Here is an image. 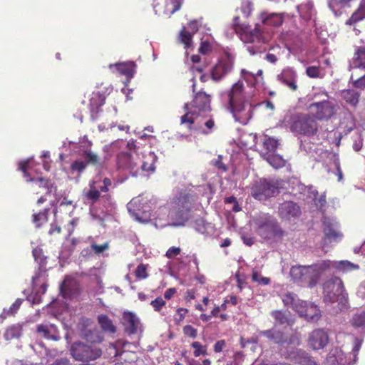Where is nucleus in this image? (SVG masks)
Segmentation results:
<instances>
[{
  "mask_svg": "<svg viewBox=\"0 0 365 365\" xmlns=\"http://www.w3.org/2000/svg\"><path fill=\"white\" fill-rule=\"evenodd\" d=\"M222 104L230 111L235 121L242 125H247L252 119L254 109L257 106H264L266 108L273 110L274 106L269 100L253 105L245 98L244 86L241 80L235 83L230 90L220 92Z\"/></svg>",
  "mask_w": 365,
  "mask_h": 365,
  "instance_id": "obj_1",
  "label": "nucleus"
},
{
  "mask_svg": "<svg viewBox=\"0 0 365 365\" xmlns=\"http://www.w3.org/2000/svg\"><path fill=\"white\" fill-rule=\"evenodd\" d=\"M330 260H322L308 266H293L290 269L292 279L301 286L312 288L317 285L321 276L328 269Z\"/></svg>",
  "mask_w": 365,
  "mask_h": 365,
  "instance_id": "obj_2",
  "label": "nucleus"
},
{
  "mask_svg": "<svg viewBox=\"0 0 365 365\" xmlns=\"http://www.w3.org/2000/svg\"><path fill=\"white\" fill-rule=\"evenodd\" d=\"M185 114L181 116V124H187L190 130H194L192 125L199 116H205L211 110L210 98L206 93L200 91L197 93L191 103L184 105Z\"/></svg>",
  "mask_w": 365,
  "mask_h": 365,
  "instance_id": "obj_3",
  "label": "nucleus"
},
{
  "mask_svg": "<svg viewBox=\"0 0 365 365\" xmlns=\"http://www.w3.org/2000/svg\"><path fill=\"white\" fill-rule=\"evenodd\" d=\"M195 195L187 191L180 192L170 202L171 226H183L190 217Z\"/></svg>",
  "mask_w": 365,
  "mask_h": 365,
  "instance_id": "obj_4",
  "label": "nucleus"
},
{
  "mask_svg": "<svg viewBox=\"0 0 365 365\" xmlns=\"http://www.w3.org/2000/svg\"><path fill=\"white\" fill-rule=\"evenodd\" d=\"M323 294L324 302L327 304L337 303L336 312L348 307V294L339 277H332L324 282Z\"/></svg>",
  "mask_w": 365,
  "mask_h": 365,
  "instance_id": "obj_5",
  "label": "nucleus"
},
{
  "mask_svg": "<svg viewBox=\"0 0 365 365\" xmlns=\"http://www.w3.org/2000/svg\"><path fill=\"white\" fill-rule=\"evenodd\" d=\"M284 121L295 135L312 137L318 131L317 120L307 113H292L285 116Z\"/></svg>",
  "mask_w": 365,
  "mask_h": 365,
  "instance_id": "obj_6",
  "label": "nucleus"
},
{
  "mask_svg": "<svg viewBox=\"0 0 365 365\" xmlns=\"http://www.w3.org/2000/svg\"><path fill=\"white\" fill-rule=\"evenodd\" d=\"M282 301L286 307L292 309L309 322H317L321 317V311L317 305L299 299L294 293H286Z\"/></svg>",
  "mask_w": 365,
  "mask_h": 365,
  "instance_id": "obj_7",
  "label": "nucleus"
},
{
  "mask_svg": "<svg viewBox=\"0 0 365 365\" xmlns=\"http://www.w3.org/2000/svg\"><path fill=\"white\" fill-rule=\"evenodd\" d=\"M157 205L158 200L154 197H151L150 199L137 197L133 198L127 204V208L136 221L146 223L151 221L153 211L156 209Z\"/></svg>",
  "mask_w": 365,
  "mask_h": 365,
  "instance_id": "obj_8",
  "label": "nucleus"
},
{
  "mask_svg": "<svg viewBox=\"0 0 365 365\" xmlns=\"http://www.w3.org/2000/svg\"><path fill=\"white\" fill-rule=\"evenodd\" d=\"M113 151L120 149L121 150L116 156V163L119 169L128 170L135 176L134 169L137 166L135 159L133 154L136 151V145L133 140L128 142L124 140H117L110 145Z\"/></svg>",
  "mask_w": 365,
  "mask_h": 365,
  "instance_id": "obj_9",
  "label": "nucleus"
},
{
  "mask_svg": "<svg viewBox=\"0 0 365 365\" xmlns=\"http://www.w3.org/2000/svg\"><path fill=\"white\" fill-rule=\"evenodd\" d=\"M258 235L265 240L277 241L284 236L277 220L269 213H261L254 219Z\"/></svg>",
  "mask_w": 365,
  "mask_h": 365,
  "instance_id": "obj_10",
  "label": "nucleus"
},
{
  "mask_svg": "<svg viewBox=\"0 0 365 365\" xmlns=\"http://www.w3.org/2000/svg\"><path fill=\"white\" fill-rule=\"evenodd\" d=\"M236 53L233 48L226 47L217 63L210 68V79L220 82L234 69Z\"/></svg>",
  "mask_w": 365,
  "mask_h": 365,
  "instance_id": "obj_11",
  "label": "nucleus"
},
{
  "mask_svg": "<svg viewBox=\"0 0 365 365\" xmlns=\"http://www.w3.org/2000/svg\"><path fill=\"white\" fill-rule=\"evenodd\" d=\"M279 184L277 180L261 178L255 181L251 187L252 196L257 200H267L279 193Z\"/></svg>",
  "mask_w": 365,
  "mask_h": 365,
  "instance_id": "obj_12",
  "label": "nucleus"
},
{
  "mask_svg": "<svg viewBox=\"0 0 365 365\" xmlns=\"http://www.w3.org/2000/svg\"><path fill=\"white\" fill-rule=\"evenodd\" d=\"M69 351L76 361L83 362L96 360L102 355V350L99 347L80 341H74L71 345Z\"/></svg>",
  "mask_w": 365,
  "mask_h": 365,
  "instance_id": "obj_13",
  "label": "nucleus"
},
{
  "mask_svg": "<svg viewBox=\"0 0 365 365\" xmlns=\"http://www.w3.org/2000/svg\"><path fill=\"white\" fill-rule=\"evenodd\" d=\"M309 109L315 120H324L330 119L336 113L334 103L327 99L312 103Z\"/></svg>",
  "mask_w": 365,
  "mask_h": 365,
  "instance_id": "obj_14",
  "label": "nucleus"
},
{
  "mask_svg": "<svg viewBox=\"0 0 365 365\" xmlns=\"http://www.w3.org/2000/svg\"><path fill=\"white\" fill-rule=\"evenodd\" d=\"M259 335L264 336L269 340L273 341L274 344H277L280 346L294 344L296 340V338L294 336H288L283 331L277 329L276 327L267 330L260 331L259 332Z\"/></svg>",
  "mask_w": 365,
  "mask_h": 365,
  "instance_id": "obj_15",
  "label": "nucleus"
},
{
  "mask_svg": "<svg viewBox=\"0 0 365 365\" xmlns=\"http://www.w3.org/2000/svg\"><path fill=\"white\" fill-rule=\"evenodd\" d=\"M301 214L300 206L294 201L286 200L279 205L278 215L282 220H294L299 217Z\"/></svg>",
  "mask_w": 365,
  "mask_h": 365,
  "instance_id": "obj_16",
  "label": "nucleus"
},
{
  "mask_svg": "<svg viewBox=\"0 0 365 365\" xmlns=\"http://www.w3.org/2000/svg\"><path fill=\"white\" fill-rule=\"evenodd\" d=\"M32 255L34 258V261L38 264L35 274L32 277L31 279L32 285L35 286L36 284L37 280L41 277H43L46 274L47 257L44 255L43 250L38 247L33 249Z\"/></svg>",
  "mask_w": 365,
  "mask_h": 365,
  "instance_id": "obj_17",
  "label": "nucleus"
},
{
  "mask_svg": "<svg viewBox=\"0 0 365 365\" xmlns=\"http://www.w3.org/2000/svg\"><path fill=\"white\" fill-rule=\"evenodd\" d=\"M323 231L324 233V244L328 240L329 242H338L341 240L342 234L339 231L338 222L327 217H324L322 220Z\"/></svg>",
  "mask_w": 365,
  "mask_h": 365,
  "instance_id": "obj_18",
  "label": "nucleus"
},
{
  "mask_svg": "<svg viewBox=\"0 0 365 365\" xmlns=\"http://www.w3.org/2000/svg\"><path fill=\"white\" fill-rule=\"evenodd\" d=\"M150 222H153L157 228H163L171 225L170 207L166 205L157 206L153 211V215Z\"/></svg>",
  "mask_w": 365,
  "mask_h": 365,
  "instance_id": "obj_19",
  "label": "nucleus"
},
{
  "mask_svg": "<svg viewBox=\"0 0 365 365\" xmlns=\"http://www.w3.org/2000/svg\"><path fill=\"white\" fill-rule=\"evenodd\" d=\"M83 159L75 160L70 166L68 174L77 173L79 177L89 165H96L98 163V157L96 154L88 153V157H83Z\"/></svg>",
  "mask_w": 365,
  "mask_h": 365,
  "instance_id": "obj_20",
  "label": "nucleus"
},
{
  "mask_svg": "<svg viewBox=\"0 0 365 365\" xmlns=\"http://www.w3.org/2000/svg\"><path fill=\"white\" fill-rule=\"evenodd\" d=\"M39 166V164L34 162V157H31L19 163V170L23 172L24 178L27 182H38V177L32 178L31 173L41 174Z\"/></svg>",
  "mask_w": 365,
  "mask_h": 365,
  "instance_id": "obj_21",
  "label": "nucleus"
},
{
  "mask_svg": "<svg viewBox=\"0 0 365 365\" xmlns=\"http://www.w3.org/2000/svg\"><path fill=\"white\" fill-rule=\"evenodd\" d=\"M329 342V335L324 329L313 330L309 336V344L314 350L324 349Z\"/></svg>",
  "mask_w": 365,
  "mask_h": 365,
  "instance_id": "obj_22",
  "label": "nucleus"
},
{
  "mask_svg": "<svg viewBox=\"0 0 365 365\" xmlns=\"http://www.w3.org/2000/svg\"><path fill=\"white\" fill-rule=\"evenodd\" d=\"M122 319L124 331L128 335L137 334L139 330L142 331L140 319L135 313L131 312H124Z\"/></svg>",
  "mask_w": 365,
  "mask_h": 365,
  "instance_id": "obj_23",
  "label": "nucleus"
},
{
  "mask_svg": "<svg viewBox=\"0 0 365 365\" xmlns=\"http://www.w3.org/2000/svg\"><path fill=\"white\" fill-rule=\"evenodd\" d=\"M188 30L182 26L180 32V41L185 45V48L188 49L192 46V37L199 29V22L197 20H192L188 23Z\"/></svg>",
  "mask_w": 365,
  "mask_h": 365,
  "instance_id": "obj_24",
  "label": "nucleus"
},
{
  "mask_svg": "<svg viewBox=\"0 0 365 365\" xmlns=\"http://www.w3.org/2000/svg\"><path fill=\"white\" fill-rule=\"evenodd\" d=\"M98 181L94 180L90 184V190L86 193L87 199L92 202L96 201L100 197L101 192L108 191V187L111 185V180L108 178H105L103 180V185H97Z\"/></svg>",
  "mask_w": 365,
  "mask_h": 365,
  "instance_id": "obj_25",
  "label": "nucleus"
},
{
  "mask_svg": "<svg viewBox=\"0 0 365 365\" xmlns=\"http://www.w3.org/2000/svg\"><path fill=\"white\" fill-rule=\"evenodd\" d=\"M36 332L42 337L53 341L60 339V334L57 327L51 323L36 325Z\"/></svg>",
  "mask_w": 365,
  "mask_h": 365,
  "instance_id": "obj_26",
  "label": "nucleus"
},
{
  "mask_svg": "<svg viewBox=\"0 0 365 365\" xmlns=\"http://www.w3.org/2000/svg\"><path fill=\"white\" fill-rule=\"evenodd\" d=\"M106 96L100 92H93L90 99L89 109L91 118L93 120H97L98 114L102 110L101 107L105 104Z\"/></svg>",
  "mask_w": 365,
  "mask_h": 365,
  "instance_id": "obj_27",
  "label": "nucleus"
},
{
  "mask_svg": "<svg viewBox=\"0 0 365 365\" xmlns=\"http://www.w3.org/2000/svg\"><path fill=\"white\" fill-rule=\"evenodd\" d=\"M135 66L136 65L133 61H128L115 63V65L110 64L109 68L112 69L114 67L120 75L125 76L126 81L124 83L127 86L134 76Z\"/></svg>",
  "mask_w": 365,
  "mask_h": 365,
  "instance_id": "obj_28",
  "label": "nucleus"
},
{
  "mask_svg": "<svg viewBox=\"0 0 365 365\" xmlns=\"http://www.w3.org/2000/svg\"><path fill=\"white\" fill-rule=\"evenodd\" d=\"M297 10L304 25H307L311 21H313L314 19H316V11L312 1L297 5Z\"/></svg>",
  "mask_w": 365,
  "mask_h": 365,
  "instance_id": "obj_29",
  "label": "nucleus"
},
{
  "mask_svg": "<svg viewBox=\"0 0 365 365\" xmlns=\"http://www.w3.org/2000/svg\"><path fill=\"white\" fill-rule=\"evenodd\" d=\"M293 17V16H290L288 14L286 13H262L261 14L262 21L263 24L266 26L279 27L283 21L284 17Z\"/></svg>",
  "mask_w": 365,
  "mask_h": 365,
  "instance_id": "obj_30",
  "label": "nucleus"
},
{
  "mask_svg": "<svg viewBox=\"0 0 365 365\" xmlns=\"http://www.w3.org/2000/svg\"><path fill=\"white\" fill-rule=\"evenodd\" d=\"M296 78V71L292 68L289 67L283 69L282 73L277 76L279 81L293 91H295L297 88Z\"/></svg>",
  "mask_w": 365,
  "mask_h": 365,
  "instance_id": "obj_31",
  "label": "nucleus"
},
{
  "mask_svg": "<svg viewBox=\"0 0 365 365\" xmlns=\"http://www.w3.org/2000/svg\"><path fill=\"white\" fill-rule=\"evenodd\" d=\"M289 187L291 189V193L295 196L298 194L305 195L307 192L313 194L314 196H316V195L318 194L317 190H313V186L310 185L307 187L297 178H292L289 180Z\"/></svg>",
  "mask_w": 365,
  "mask_h": 365,
  "instance_id": "obj_32",
  "label": "nucleus"
},
{
  "mask_svg": "<svg viewBox=\"0 0 365 365\" xmlns=\"http://www.w3.org/2000/svg\"><path fill=\"white\" fill-rule=\"evenodd\" d=\"M328 365H346V356L344 351L338 347L332 349L326 359Z\"/></svg>",
  "mask_w": 365,
  "mask_h": 365,
  "instance_id": "obj_33",
  "label": "nucleus"
},
{
  "mask_svg": "<svg viewBox=\"0 0 365 365\" xmlns=\"http://www.w3.org/2000/svg\"><path fill=\"white\" fill-rule=\"evenodd\" d=\"M192 227L196 232L205 236L212 235L215 232L214 225L207 222L203 217H197L192 222Z\"/></svg>",
  "mask_w": 365,
  "mask_h": 365,
  "instance_id": "obj_34",
  "label": "nucleus"
},
{
  "mask_svg": "<svg viewBox=\"0 0 365 365\" xmlns=\"http://www.w3.org/2000/svg\"><path fill=\"white\" fill-rule=\"evenodd\" d=\"M362 69L365 70V47H358L354 53V56L349 61V69Z\"/></svg>",
  "mask_w": 365,
  "mask_h": 365,
  "instance_id": "obj_35",
  "label": "nucleus"
},
{
  "mask_svg": "<svg viewBox=\"0 0 365 365\" xmlns=\"http://www.w3.org/2000/svg\"><path fill=\"white\" fill-rule=\"evenodd\" d=\"M241 78L245 81L248 86L257 88L262 81V71L259 70L256 74H254L245 68L240 71Z\"/></svg>",
  "mask_w": 365,
  "mask_h": 365,
  "instance_id": "obj_36",
  "label": "nucleus"
},
{
  "mask_svg": "<svg viewBox=\"0 0 365 365\" xmlns=\"http://www.w3.org/2000/svg\"><path fill=\"white\" fill-rule=\"evenodd\" d=\"M259 34H260L259 31L255 29L254 31H251L250 32L245 35L247 40V42L250 43L246 45V49L252 56L257 53H261L262 52V48L261 46H257L253 44L255 39L258 38Z\"/></svg>",
  "mask_w": 365,
  "mask_h": 365,
  "instance_id": "obj_37",
  "label": "nucleus"
},
{
  "mask_svg": "<svg viewBox=\"0 0 365 365\" xmlns=\"http://www.w3.org/2000/svg\"><path fill=\"white\" fill-rule=\"evenodd\" d=\"M69 145H73L76 148H78L81 150H82V156L83 157H88V153L95 154L91 150L92 146V142L88 139V138L84 135L83 138H80L78 143H75L73 141H68Z\"/></svg>",
  "mask_w": 365,
  "mask_h": 365,
  "instance_id": "obj_38",
  "label": "nucleus"
},
{
  "mask_svg": "<svg viewBox=\"0 0 365 365\" xmlns=\"http://www.w3.org/2000/svg\"><path fill=\"white\" fill-rule=\"evenodd\" d=\"M263 157L270 165L276 169L282 168L285 165V160L282 156L276 153H264Z\"/></svg>",
  "mask_w": 365,
  "mask_h": 365,
  "instance_id": "obj_39",
  "label": "nucleus"
},
{
  "mask_svg": "<svg viewBox=\"0 0 365 365\" xmlns=\"http://www.w3.org/2000/svg\"><path fill=\"white\" fill-rule=\"evenodd\" d=\"M331 264L329 265V269L333 268L337 271L346 272L352 269H359V265L351 263L348 260H341V261H331Z\"/></svg>",
  "mask_w": 365,
  "mask_h": 365,
  "instance_id": "obj_40",
  "label": "nucleus"
},
{
  "mask_svg": "<svg viewBox=\"0 0 365 365\" xmlns=\"http://www.w3.org/2000/svg\"><path fill=\"white\" fill-rule=\"evenodd\" d=\"M82 336L87 341L93 343H100L103 341V336L101 333L96 328L94 329H85L82 331Z\"/></svg>",
  "mask_w": 365,
  "mask_h": 365,
  "instance_id": "obj_41",
  "label": "nucleus"
},
{
  "mask_svg": "<svg viewBox=\"0 0 365 365\" xmlns=\"http://www.w3.org/2000/svg\"><path fill=\"white\" fill-rule=\"evenodd\" d=\"M352 0H330L328 3L329 7L336 16L342 14V9L350 6Z\"/></svg>",
  "mask_w": 365,
  "mask_h": 365,
  "instance_id": "obj_42",
  "label": "nucleus"
},
{
  "mask_svg": "<svg viewBox=\"0 0 365 365\" xmlns=\"http://www.w3.org/2000/svg\"><path fill=\"white\" fill-rule=\"evenodd\" d=\"M341 96L348 104L356 107L359 103L360 93L353 89H347L342 91Z\"/></svg>",
  "mask_w": 365,
  "mask_h": 365,
  "instance_id": "obj_43",
  "label": "nucleus"
},
{
  "mask_svg": "<svg viewBox=\"0 0 365 365\" xmlns=\"http://www.w3.org/2000/svg\"><path fill=\"white\" fill-rule=\"evenodd\" d=\"M98 322L104 331L110 334H114L116 331V328L113 325L112 320L106 314L98 315Z\"/></svg>",
  "mask_w": 365,
  "mask_h": 365,
  "instance_id": "obj_44",
  "label": "nucleus"
},
{
  "mask_svg": "<svg viewBox=\"0 0 365 365\" xmlns=\"http://www.w3.org/2000/svg\"><path fill=\"white\" fill-rule=\"evenodd\" d=\"M145 158V160L141 165L142 170L148 173H153L155 170V164L158 160L157 155L154 152H149Z\"/></svg>",
  "mask_w": 365,
  "mask_h": 365,
  "instance_id": "obj_45",
  "label": "nucleus"
},
{
  "mask_svg": "<svg viewBox=\"0 0 365 365\" xmlns=\"http://www.w3.org/2000/svg\"><path fill=\"white\" fill-rule=\"evenodd\" d=\"M22 327L19 324H13L9 327L4 334V337L6 341H10L14 339H18L21 336Z\"/></svg>",
  "mask_w": 365,
  "mask_h": 365,
  "instance_id": "obj_46",
  "label": "nucleus"
},
{
  "mask_svg": "<svg viewBox=\"0 0 365 365\" xmlns=\"http://www.w3.org/2000/svg\"><path fill=\"white\" fill-rule=\"evenodd\" d=\"M365 19V0H361L358 9L347 20L346 24L352 25Z\"/></svg>",
  "mask_w": 365,
  "mask_h": 365,
  "instance_id": "obj_47",
  "label": "nucleus"
},
{
  "mask_svg": "<svg viewBox=\"0 0 365 365\" xmlns=\"http://www.w3.org/2000/svg\"><path fill=\"white\" fill-rule=\"evenodd\" d=\"M331 163L334 165L333 169L329 168V173H333L338 178V181L341 182L343 180V173L340 165L339 156L338 154H333L331 158Z\"/></svg>",
  "mask_w": 365,
  "mask_h": 365,
  "instance_id": "obj_48",
  "label": "nucleus"
},
{
  "mask_svg": "<svg viewBox=\"0 0 365 365\" xmlns=\"http://www.w3.org/2000/svg\"><path fill=\"white\" fill-rule=\"evenodd\" d=\"M232 26L235 33H240L242 35L251 31L250 26L248 24L245 22L240 23L239 16L234 17Z\"/></svg>",
  "mask_w": 365,
  "mask_h": 365,
  "instance_id": "obj_49",
  "label": "nucleus"
},
{
  "mask_svg": "<svg viewBox=\"0 0 365 365\" xmlns=\"http://www.w3.org/2000/svg\"><path fill=\"white\" fill-rule=\"evenodd\" d=\"M298 363L301 365H319L314 358L304 351L297 352Z\"/></svg>",
  "mask_w": 365,
  "mask_h": 365,
  "instance_id": "obj_50",
  "label": "nucleus"
},
{
  "mask_svg": "<svg viewBox=\"0 0 365 365\" xmlns=\"http://www.w3.org/2000/svg\"><path fill=\"white\" fill-rule=\"evenodd\" d=\"M49 210V208H45L38 213L33 215V222L37 227H40L43 223L47 222Z\"/></svg>",
  "mask_w": 365,
  "mask_h": 365,
  "instance_id": "obj_51",
  "label": "nucleus"
},
{
  "mask_svg": "<svg viewBox=\"0 0 365 365\" xmlns=\"http://www.w3.org/2000/svg\"><path fill=\"white\" fill-rule=\"evenodd\" d=\"M354 327L365 329V311L356 313L351 319Z\"/></svg>",
  "mask_w": 365,
  "mask_h": 365,
  "instance_id": "obj_52",
  "label": "nucleus"
},
{
  "mask_svg": "<svg viewBox=\"0 0 365 365\" xmlns=\"http://www.w3.org/2000/svg\"><path fill=\"white\" fill-rule=\"evenodd\" d=\"M279 145L278 140L269 137L263 142V147L265 150L264 153H275Z\"/></svg>",
  "mask_w": 365,
  "mask_h": 365,
  "instance_id": "obj_53",
  "label": "nucleus"
},
{
  "mask_svg": "<svg viewBox=\"0 0 365 365\" xmlns=\"http://www.w3.org/2000/svg\"><path fill=\"white\" fill-rule=\"evenodd\" d=\"M306 74L312 78H322L324 73L319 66H312L306 68Z\"/></svg>",
  "mask_w": 365,
  "mask_h": 365,
  "instance_id": "obj_54",
  "label": "nucleus"
},
{
  "mask_svg": "<svg viewBox=\"0 0 365 365\" xmlns=\"http://www.w3.org/2000/svg\"><path fill=\"white\" fill-rule=\"evenodd\" d=\"M38 182L43 183V182H45V188L47 189L46 194L51 195V194H55L57 190L56 186L53 185V183L51 182V180L44 178L42 177L38 178Z\"/></svg>",
  "mask_w": 365,
  "mask_h": 365,
  "instance_id": "obj_55",
  "label": "nucleus"
},
{
  "mask_svg": "<svg viewBox=\"0 0 365 365\" xmlns=\"http://www.w3.org/2000/svg\"><path fill=\"white\" fill-rule=\"evenodd\" d=\"M192 347L195 349L193 354L195 357H198L200 355H207L206 346H202L199 341H194L191 344Z\"/></svg>",
  "mask_w": 365,
  "mask_h": 365,
  "instance_id": "obj_56",
  "label": "nucleus"
},
{
  "mask_svg": "<svg viewBox=\"0 0 365 365\" xmlns=\"http://www.w3.org/2000/svg\"><path fill=\"white\" fill-rule=\"evenodd\" d=\"M135 274L136 278L139 280L146 279L148 277L147 273V265L142 263L138 265L135 271Z\"/></svg>",
  "mask_w": 365,
  "mask_h": 365,
  "instance_id": "obj_57",
  "label": "nucleus"
},
{
  "mask_svg": "<svg viewBox=\"0 0 365 365\" xmlns=\"http://www.w3.org/2000/svg\"><path fill=\"white\" fill-rule=\"evenodd\" d=\"M133 344L132 343H130L128 341H123V340H118L115 344L113 345V348L115 349V356H118L120 355L121 354L118 352V349L121 348L123 349V352L126 351L128 350L130 346H133Z\"/></svg>",
  "mask_w": 365,
  "mask_h": 365,
  "instance_id": "obj_58",
  "label": "nucleus"
},
{
  "mask_svg": "<svg viewBox=\"0 0 365 365\" xmlns=\"http://www.w3.org/2000/svg\"><path fill=\"white\" fill-rule=\"evenodd\" d=\"M252 279L253 282L262 285H267L270 283V279L269 277H262L257 271H253Z\"/></svg>",
  "mask_w": 365,
  "mask_h": 365,
  "instance_id": "obj_59",
  "label": "nucleus"
},
{
  "mask_svg": "<svg viewBox=\"0 0 365 365\" xmlns=\"http://www.w3.org/2000/svg\"><path fill=\"white\" fill-rule=\"evenodd\" d=\"M240 10L245 18L249 17L252 11V2L250 1H243Z\"/></svg>",
  "mask_w": 365,
  "mask_h": 365,
  "instance_id": "obj_60",
  "label": "nucleus"
},
{
  "mask_svg": "<svg viewBox=\"0 0 365 365\" xmlns=\"http://www.w3.org/2000/svg\"><path fill=\"white\" fill-rule=\"evenodd\" d=\"M276 322L279 324H284L287 322V319L284 314L279 310L274 311L272 314Z\"/></svg>",
  "mask_w": 365,
  "mask_h": 365,
  "instance_id": "obj_61",
  "label": "nucleus"
},
{
  "mask_svg": "<svg viewBox=\"0 0 365 365\" xmlns=\"http://www.w3.org/2000/svg\"><path fill=\"white\" fill-rule=\"evenodd\" d=\"M188 309L186 308H178L174 315V321L176 324H180L187 314Z\"/></svg>",
  "mask_w": 365,
  "mask_h": 365,
  "instance_id": "obj_62",
  "label": "nucleus"
},
{
  "mask_svg": "<svg viewBox=\"0 0 365 365\" xmlns=\"http://www.w3.org/2000/svg\"><path fill=\"white\" fill-rule=\"evenodd\" d=\"M90 214L93 219L98 220L100 222H103V218L106 215V211L102 210L100 212H98V211L94 207H91L90 209Z\"/></svg>",
  "mask_w": 365,
  "mask_h": 365,
  "instance_id": "obj_63",
  "label": "nucleus"
},
{
  "mask_svg": "<svg viewBox=\"0 0 365 365\" xmlns=\"http://www.w3.org/2000/svg\"><path fill=\"white\" fill-rule=\"evenodd\" d=\"M183 333L192 339H195L197 335V329L191 325H185L183 327Z\"/></svg>",
  "mask_w": 365,
  "mask_h": 365,
  "instance_id": "obj_64",
  "label": "nucleus"
}]
</instances>
